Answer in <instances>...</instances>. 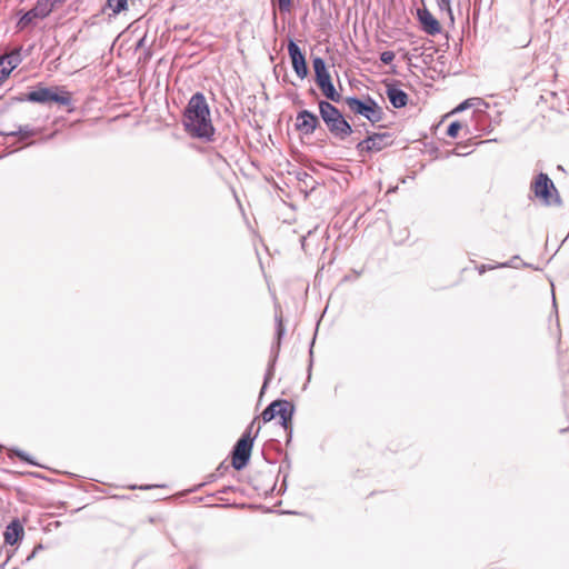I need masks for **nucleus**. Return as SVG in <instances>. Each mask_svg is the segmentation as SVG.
Instances as JSON below:
<instances>
[{"instance_id": "nucleus-54", "label": "nucleus", "mask_w": 569, "mask_h": 569, "mask_svg": "<svg viewBox=\"0 0 569 569\" xmlns=\"http://www.w3.org/2000/svg\"><path fill=\"white\" fill-rule=\"evenodd\" d=\"M274 489H276V482L272 485L271 491H273Z\"/></svg>"}, {"instance_id": "nucleus-40", "label": "nucleus", "mask_w": 569, "mask_h": 569, "mask_svg": "<svg viewBox=\"0 0 569 569\" xmlns=\"http://www.w3.org/2000/svg\"><path fill=\"white\" fill-rule=\"evenodd\" d=\"M286 433H287L286 445L288 446L292 440L293 429L286 430Z\"/></svg>"}, {"instance_id": "nucleus-49", "label": "nucleus", "mask_w": 569, "mask_h": 569, "mask_svg": "<svg viewBox=\"0 0 569 569\" xmlns=\"http://www.w3.org/2000/svg\"><path fill=\"white\" fill-rule=\"evenodd\" d=\"M305 177L306 178H311L307 172H303V176L298 177V180L305 179Z\"/></svg>"}, {"instance_id": "nucleus-37", "label": "nucleus", "mask_w": 569, "mask_h": 569, "mask_svg": "<svg viewBox=\"0 0 569 569\" xmlns=\"http://www.w3.org/2000/svg\"><path fill=\"white\" fill-rule=\"evenodd\" d=\"M13 556V552L10 551V550H6V558L4 560L0 563V569H3L6 567V565L9 562V560L11 559V557Z\"/></svg>"}, {"instance_id": "nucleus-38", "label": "nucleus", "mask_w": 569, "mask_h": 569, "mask_svg": "<svg viewBox=\"0 0 569 569\" xmlns=\"http://www.w3.org/2000/svg\"><path fill=\"white\" fill-rule=\"evenodd\" d=\"M308 94H309L310 97H312L313 99L319 100V99H318V98H319L318 92H317V90H316L313 87H310V88L308 89Z\"/></svg>"}, {"instance_id": "nucleus-5", "label": "nucleus", "mask_w": 569, "mask_h": 569, "mask_svg": "<svg viewBox=\"0 0 569 569\" xmlns=\"http://www.w3.org/2000/svg\"><path fill=\"white\" fill-rule=\"evenodd\" d=\"M253 422L254 421L246 428L230 451L231 466L237 471L243 470L250 462L254 439L257 437V433L252 436Z\"/></svg>"}, {"instance_id": "nucleus-22", "label": "nucleus", "mask_w": 569, "mask_h": 569, "mask_svg": "<svg viewBox=\"0 0 569 569\" xmlns=\"http://www.w3.org/2000/svg\"><path fill=\"white\" fill-rule=\"evenodd\" d=\"M0 59H3L4 68H10L11 71L17 68L21 62L20 51H14L6 56H0Z\"/></svg>"}, {"instance_id": "nucleus-23", "label": "nucleus", "mask_w": 569, "mask_h": 569, "mask_svg": "<svg viewBox=\"0 0 569 569\" xmlns=\"http://www.w3.org/2000/svg\"><path fill=\"white\" fill-rule=\"evenodd\" d=\"M9 457L10 458L18 457L22 462H24L27 465L39 466L29 453H27L26 451L18 449V448L10 449Z\"/></svg>"}, {"instance_id": "nucleus-25", "label": "nucleus", "mask_w": 569, "mask_h": 569, "mask_svg": "<svg viewBox=\"0 0 569 569\" xmlns=\"http://www.w3.org/2000/svg\"><path fill=\"white\" fill-rule=\"evenodd\" d=\"M462 129V123L458 120L456 121H452L449 123V126L447 127V136L450 137V138H457L458 134H459V131Z\"/></svg>"}, {"instance_id": "nucleus-16", "label": "nucleus", "mask_w": 569, "mask_h": 569, "mask_svg": "<svg viewBox=\"0 0 569 569\" xmlns=\"http://www.w3.org/2000/svg\"><path fill=\"white\" fill-rule=\"evenodd\" d=\"M290 400L288 399H276L271 401L262 411L261 418L264 423L273 420L276 417H280V415L283 412V410L291 406Z\"/></svg>"}, {"instance_id": "nucleus-20", "label": "nucleus", "mask_w": 569, "mask_h": 569, "mask_svg": "<svg viewBox=\"0 0 569 569\" xmlns=\"http://www.w3.org/2000/svg\"><path fill=\"white\" fill-rule=\"evenodd\" d=\"M296 412V406L291 402V406H288L283 412L280 415L279 423L283 428V430L292 429V420Z\"/></svg>"}, {"instance_id": "nucleus-44", "label": "nucleus", "mask_w": 569, "mask_h": 569, "mask_svg": "<svg viewBox=\"0 0 569 569\" xmlns=\"http://www.w3.org/2000/svg\"><path fill=\"white\" fill-rule=\"evenodd\" d=\"M519 259V256H515L512 257L511 260H509L511 262V266L510 267H515L513 263H516V260Z\"/></svg>"}, {"instance_id": "nucleus-32", "label": "nucleus", "mask_w": 569, "mask_h": 569, "mask_svg": "<svg viewBox=\"0 0 569 569\" xmlns=\"http://www.w3.org/2000/svg\"><path fill=\"white\" fill-rule=\"evenodd\" d=\"M11 69L4 68L3 59H0V84L10 76Z\"/></svg>"}, {"instance_id": "nucleus-1", "label": "nucleus", "mask_w": 569, "mask_h": 569, "mask_svg": "<svg viewBox=\"0 0 569 569\" xmlns=\"http://www.w3.org/2000/svg\"><path fill=\"white\" fill-rule=\"evenodd\" d=\"M181 123L191 138L203 142L214 141L216 128L211 120L210 107L202 92L197 91L191 96L182 111Z\"/></svg>"}, {"instance_id": "nucleus-29", "label": "nucleus", "mask_w": 569, "mask_h": 569, "mask_svg": "<svg viewBox=\"0 0 569 569\" xmlns=\"http://www.w3.org/2000/svg\"><path fill=\"white\" fill-rule=\"evenodd\" d=\"M380 61L383 63V64H391L392 61L395 60L396 58V54L393 51L391 50H386V51H382L380 53Z\"/></svg>"}, {"instance_id": "nucleus-2", "label": "nucleus", "mask_w": 569, "mask_h": 569, "mask_svg": "<svg viewBox=\"0 0 569 569\" xmlns=\"http://www.w3.org/2000/svg\"><path fill=\"white\" fill-rule=\"evenodd\" d=\"M318 109L321 121L335 139L345 141L353 133L351 123L336 104L326 100H318Z\"/></svg>"}, {"instance_id": "nucleus-6", "label": "nucleus", "mask_w": 569, "mask_h": 569, "mask_svg": "<svg viewBox=\"0 0 569 569\" xmlns=\"http://www.w3.org/2000/svg\"><path fill=\"white\" fill-rule=\"evenodd\" d=\"M530 190L535 197L545 206H560L561 198L559 192L550 179L545 172H539L530 183Z\"/></svg>"}, {"instance_id": "nucleus-28", "label": "nucleus", "mask_w": 569, "mask_h": 569, "mask_svg": "<svg viewBox=\"0 0 569 569\" xmlns=\"http://www.w3.org/2000/svg\"><path fill=\"white\" fill-rule=\"evenodd\" d=\"M278 8L282 13H289L293 7V0H277Z\"/></svg>"}, {"instance_id": "nucleus-33", "label": "nucleus", "mask_w": 569, "mask_h": 569, "mask_svg": "<svg viewBox=\"0 0 569 569\" xmlns=\"http://www.w3.org/2000/svg\"><path fill=\"white\" fill-rule=\"evenodd\" d=\"M313 343H315V338L312 339L311 343H310V349H309V366H308V379H310L311 377V370H312V365H313Z\"/></svg>"}, {"instance_id": "nucleus-10", "label": "nucleus", "mask_w": 569, "mask_h": 569, "mask_svg": "<svg viewBox=\"0 0 569 569\" xmlns=\"http://www.w3.org/2000/svg\"><path fill=\"white\" fill-rule=\"evenodd\" d=\"M320 117L308 109H301L297 112L295 129L302 136H311L320 128Z\"/></svg>"}, {"instance_id": "nucleus-30", "label": "nucleus", "mask_w": 569, "mask_h": 569, "mask_svg": "<svg viewBox=\"0 0 569 569\" xmlns=\"http://www.w3.org/2000/svg\"><path fill=\"white\" fill-rule=\"evenodd\" d=\"M438 6H439L440 10L447 11L450 16L451 21H453V14H452L450 0H438Z\"/></svg>"}, {"instance_id": "nucleus-12", "label": "nucleus", "mask_w": 569, "mask_h": 569, "mask_svg": "<svg viewBox=\"0 0 569 569\" xmlns=\"http://www.w3.org/2000/svg\"><path fill=\"white\" fill-rule=\"evenodd\" d=\"M417 18L420 23V28L428 36H436L441 32V26L438 19L433 17V14L427 9H418Z\"/></svg>"}, {"instance_id": "nucleus-45", "label": "nucleus", "mask_w": 569, "mask_h": 569, "mask_svg": "<svg viewBox=\"0 0 569 569\" xmlns=\"http://www.w3.org/2000/svg\"><path fill=\"white\" fill-rule=\"evenodd\" d=\"M295 104H303V101L300 100L299 98L292 100Z\"/></svg>"}, {"instance_id": "nucleus-31", "label": "nucleus", "mask_w": 569, "mask_h": 569, "mask_svg": "<svg viewBox=\"0 0 569 569\" xmlns=\"http://www.w3.org/2000/svg\"><path fill=\"white\" fill-rule=\"evenodd\" d=\"M290 469H291V460H290L288 453H286L284 457H283V460L281 462V466H280V469H279V473H282V472H283V475L286 472L289 473Z\"/></svg>"}, {"instance_id": "nucleus-24", "label": "nucleus", "mask_w": 569, "mask_h": 569, "mask_svg": "<svg viewBox=\"0 0 569 569\" xmlns=\"http://www.w3.org/2000/svg\"><path fill=\"white\" fill-rule=\"evenodd\" d=\"M37 19H40V17H38L34 13L33 9L31 8L20 17L18 24L20 26V28H26L31 24H34V21Z\"/></svg>"}, {"instance_id": "nucleus-3", "label": "nucleus", "mask_w": 569, "mask_h": 569, "mask_svg": "<svg viewBox=\"0 0 569 569\" xmlns=\"http://www.w3.org/2000/svg\"><path fill=\"white\" fill-rule=\"evenodd\" d=\"M18 102H32L43 106L58 104L69 107L72 102V94L63 86L44 87L41 83L27 93L14 98Z\"/></svg>"}, {"instance_id": "nucleus-26", "label": "nucleus", "mask_w": 569, "mask_h": 569, "mask_svg": "<svg viewBox=\"0 0 569 569\" xmlns=\"http://www.w3.org/2000/svg\"><path fill=\"white\" fill-rule=\"evenodd\" d=\"M510 266H511L510 261L500 262V263H497L496 266H492V264H480V266L477 267V270H478L479 274H483L485 272H487L489 270H492V269H496V268H509Z\"/></svg>"}, {"instance_id": "nucleus-4", "label": "nucleus", "mask_w": 569, "mask_h": 569, "mask_svg": "<svg viewBox=\"0 0 569 569\" xmlns=\"http://www.w3.org/2000/svg\"><path fill=\"white\" fill-rule=\"evenodd\" d=\"M343 101L351 112L363 117L372 124L380 122L385 117L382 108L370 94H366L363 98L349 96Z\"/></svg>"}, {"instance_id": "nucleus-11", "label": "nucleus", "mask_w": 569, "mask_h": 569, "mask_svg": "<svg viewBox=\"0 0 569 569\" xmlns=\"http://www.w3.org/2000/svg\"><path fill=\"white\" fill-rule=\"evenodd\" d=\"M389 132H371L367 137L356 144V150L360 156L365 153L379 152L389 143H377V140L390 139Z\"/></svg>"}, {"instance_id": "nucleus-9", "label": "nucleus", "mask_w": 569, "mask_h": 569, "mask_svg": "<svg viewBox=\"0 0 569 569\" xmlns=\"http://www.w3.org/2000/svg\"><path fill=\"white\" fill-rule=\"evenodd\" d=\"M41 128L32 127L30 124H19L17 128L12 131H0V137H14L18 138V142H20L22 146L14 148L11 150V152L21 150L22 148L30 147L36 143V141L32 140V138L39 136L41 133Z\"/></svg>"}, {"instance_id": "nucleus-55", "label": "nucleus", "mask_w": 569, "mask_h": 569, "mask_svg": "<svg viewBox=\"0 0 569 569\" xmlns=\"http://www.w3.org/2000/svg\"><path fill=\"white\" fill-rule=\"evenodd\" d=\"M306 19H307V14H305V16H303V18L301 19V21L303 22V21H306Z\"/></svg>"}, {"instance_id": "nucleus-42", "label": "nucleus", "mask_w": 569, "mask_h": 569, "mask_svg": "<svg viewBox=\"0 0 569 569\" xmlns=\"http://www.w3.org/2000/svg\"><path fill=\"white\" fill-rule=\"evenodd\" d=\"M270 443H271L272 446H276V447H277V453H278V455H281V453H282V449L280 448L279 442H278L277 440H270Z\"/></svg>"}, {"instance_id": "nucleus-14", "label": "nucleus", "mask_w": 569, "mask_h": 569, "mask_svg": "<svg viewBox=\"0 0 569 569\" xmlns=\"http://www.w3.org/2000/svg\"><path fill=\"white\" fill-rule=\"evenodd\" d=\"M317 87L326 98V101L331 103H339L342 100V94L336 89L331 74L318 80L316 82Z\"/></svg>"}, {"instance_id": "nucleus-39", "label": "nucleus", "mask_w": 569, "mask_h": 569, "mask_svg": "<svg viewBox=\"0 0 569 569\" xmlns=\"http://www.w3.org/2000/svg\"><path fill=\"white\" fill-rule=\"evenodd\" d=\"M234 491V487L232 486H224L223 488H221L219 490L220 493H229V492H233Z\"/></svg>"}, {"instance_id": "nucleus-43", "label": "nucleus", "mask_w": 569, "mask_h": 569, "mask_svg": "<svg viewBox=\"0 0 569 569\" xmlns=\"http://www.w3.org/2000/svg\"><path fill=\"white\" fill-rule=\"evenodd\" d=\"M144 41H146V37L141 38L140 40H138L137 44H136V49H140L143 47L144 44Z\"/></svg>"}, {"instance_id": "nucleus-27", "label": "nucleus", "mask_w": 569, "mask_h": 569, "mask_svg": "<svg viewBox=\"0 0 569 569\" xmlns=\"http://www.w3.org/2000/svg\"><path fill=\"white\" fill-rule=\"evenodd\" d=\"M473 101H480V98H469L460 102L453 110L452 113L462 112L472 106H475Z\"/></svg>"}, {"instance_id": "nucleus-35", "label": "nucleus", "mask_w": 569, "mask_h": 569, "mask_svg": "<svg viewBox=\"0 0 569 569\" xmlns=\"http://www.w3.org/2000/svg\"><path fill=\"white\" fill-rule=\"evenodd\" d=\"M156 487H159L158 485H141V486H137V485H131L129 486L128 488L130 490H136V489H140V490H150L152 488H156Z\"/></svg>"}, {"instance_id": "nucleus-13", "label": "nucleus", "mask_w": 569, "mask_h": 569, "mask_svg": "<svg viewBox=\"0 0 569 569\" xmlns=\"http://www.w3.org/2000/svg\"><path fill=\"white\" fill-rule=\"evenodd\" d=\"M386 96L390 104L396 109L405 108L409 101L408 93L398 86L397 81L387 84Z\"/></svg>"}, {"instance_id": "nucleus-15", "label": "nucleus", "mask_w": 569, "mask_h": 569, "mask_svg": "<svg viewBox=\"0 0 569 569\" xmlns=\"http://www.w3.org/2000/svg\"><path fill=\"white\" fill-rule=\"evenodd\" d=\"M24 536V529L21 522L18 519L11 520L3 532L4 543L9 546H14L19 543Z\"/></svg>"}, {"instance_id": "nucleus-18", "label": "nucleus", "mask_w": 569, "mask_h": 569, "mask_svg": "<svg viewBox=\"0 0 569 569\" xmlns=\"http://www.w3.org/2000/svg\"><path fill=\"white\" fill-rule=\"evenodd\" d=\"M312 68L315 72V82L330 76L326 60L322 57L312 58Z\"/></svg>"}, {"instance_id": "nucleus-36", "label": "nucleus", "mask_w": 569, "mask_h": 569, "mask_svg": "<svg viewBox=\"0 0 569 569\" xmlns=\"http://www.w3.org/2000/svg\"><path fill=\"white\" fill-rule=\"evenodd\" d=\"M289 475L288 472H286L283 475V478H282V481H281V485H280V489H279V492L280 495H282L286 490H287V479H288Z\"/></svg>"}, {"instance_id": "nucleus-46", "label": "nucleus", "mask_w": 569, "mask_h": 569, "mask_svg": "<svg viewBox=\"0 0 569 569\" xmlns=\"http://www.w3.org/2000/svg\"><path fill=\"white\" fill-rule=\"evenodd\" d=\"M51 138H52V136L50 134V136H47V137L41 138V140H40V141H41V142H46V141L50 140Z\"/></svg>"}, {"instance_id": "nucleus-8", "label": "nucleus", "mask_w": 569, "mask_h": 569, "mask_svg": "<svg viewBox=\"0 0 569 569\" xmlns=\"http://www.w3.org/2000/svg\"><path fill=\"white\" fill-rule=\"evenodd\" d=\"M287 49L295 73L299 79H306L310 72L306 59V53L302 51L299 44L292 39H289Z\"/></svg>"}, {"instance_id": "nucleus-21", "label": "nucleus", "mask_w": 569, "mask_h": 569, "mask_svg": "<svg viewBox=\"0 0 569 569\" xmlns=\"http://www.w3.org/2000/svg\"><path fill=\"white\" fill-rule=\"evenodd\" d=\"M111 10L112 14H119L128 9V0H107L103 10Z\"/></svg>"}, {"instance_id": "nucleus-17", "label": "nucleus", "mask_w": 569, "mask_h": 569, "mask_svg": "<svg viewBox=\"0 0 569 569\" xmlns=\"http://www.w3.org/2000/svg\"><path fill=\"white\" fill-rule=\"evenodd\" d=\"M57 2L61 0H38L32 9L40 19H44L53 11Z\"/></svg>"}, {"instance_id": "nucleus-19", "label": "nucleus", "mask_w": 569, "mask_h": 569, "mask_svg": "<svg viewBox=\"0 0 569 569\" xmlns=\"http://www.w3.org/2000/svg\"><path fill=\"white\" fill-rule=\"evenodd\" d=\"M228 470H229V466L226 463V461L220 462L219 466L217 467L216 471L207 476L206 482L196 486L190 491L194 492V491L199 490L201 487H203L204 485L216 481L219 477H222Z\"/></svg>"}, {"instance_id": "nucleus-47", "label": "nucleus", "mask_w": 569, "mask_h": 569, "mask_svg": "<svg viewBox=\"0 0 569 569\" xmlns=\"http://www.w3.org/2000/svg\"><path fill=\"white\" fill-rule=\"evenodd\" d=\"M320 4V0H312L313 8H317V6Z\"/></svg>"}, {"instance_id": "nucleus-53", "label": "nucleus", "mask_w": 569, "mask_h": 569, "mask_svg": "<svg viewBox=\"0 0 569 569\" xmlns=\"http://www.w3.org/2000/svg\"><path fill=\"white\" fill-rule=\"evenodd\" d=\"M188 569H198L197 566H190Z\"/></svg>"}, {"instance_id": "nucleus-41", "label": "nucleus", "mask_w": 569, "mask_h": 569, "mask_svg": "<svg viewBox=\"0 0 569 569\" xmlns=\"http://www.w3.org/2000/svg\"><path fill=\"white\" fill-rule=\"evenodd\" d=\"M262 455H263L264 460H266L268 463H270V465H274V463H277V458H270L269 456H267V455L264 453V451H262Z\"/></svg>"}, {"instance_id": "nucleus-51", "label": "nucleus", "mask_w": 569, "mask_h": 569, "mask_svg": "<svg viewBox=\"0 0 569 569\" xmlns=\"http://www.w3.org/2000/svg\"><path fill=\"white\" fill-rule=\"evenodd\" d=\"M552 303H553L555 310L557 311V303H556V298L555 297L552 298Z\"/></svg>"}, {"instance_id": "nucleus-48", "label": "nucleus", "mask_w": 569, "mask_h": 569, "mask_svg": "<svg viewBox=\"0 0 569 569\" xmlns=\"http://www.w3.org/2000/svg\"><path fill=\"white\" fill-rule=\"evenodd\" d=\"M305 177L306 178H311L307 172H303V176L298 177V180L305 179Z\"/></svg>"}, {"instance_id": "nucleus-52", "label": "nucleus", "mask_w": 569, "mask_h": 569, "mask_svg": "<svg viewBox=\"0 0 569 569\" xmlns=\"http://www.w3.org/2000/svg\"><path fill=\"white\" fill-rule=\"evenodd\" d=\"M569 430V428H563V429H560V432L563 433V432H567Z\"/></svg>"}, {"instance_id": "nucleus-7", "label": "nucleus", "mask_w": 569, "mask_h": 569, "mask_svg": "<svg viewBox=\"0 0 569 569\" xmlns=\"http://www.w3.org/2000/svg\"><path fill=\"white\" fill-rule=\"evenodd\" d=\"M284 335H286V328L283 325L282 318H281V316H276L274 339L271 345L270 359H269V362H268V366H267V369L264 372L262 387L260 389V397L264 393L270 381L274 377L276 363H277V360L279 357L280 346H281V341H282V338L284 337Z\"/></svg>"}, {"instance_id": "nucleus-34", "label": "nucleus", "mask_w": 569, "mask_h": 569, "mask_svg": "<svg viewBox=\"0 0 569 569\" xmlns=\"http://www.w3.org/2000/svg\"><path fill=\"white\" fill-rule=\"evenodd\" d=\"M43 549V545L42 543H38L33 547L32 551L27 556V558L24 559L23 562H29L31 561L36 555Z\"/></svg>"}, {"instance_id": "nucleus-50", "label": "nucleus", "mask_w": 569, "mask_h": 569, "mask_svg": "<svg viewBox=\"0 0 569 569\" xmlns=\"http://www.w3.org/2000/svg\"><path fill=\"white\" fill-rule=\"evenodd\" d=\"M305 177L306 178H311L307 172H303V176L298 177V180L305 179Z\"/></svg>"}]
</instances>
